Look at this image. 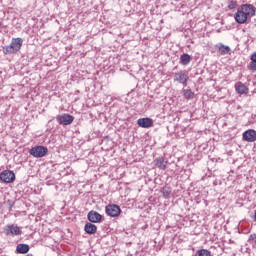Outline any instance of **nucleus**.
Listing matches in <instances>:
<instances>
[{"label": "nucleus", "instance_id": "obj_1", "mask_svg": "<svg viewBox=\"0 0 256 256\" xmlns=\"http://www.w3.org/2000/svg\"><path fill=\"white\" fill-rule=\"evenodd\" d=\"M255 13V6H253L252 4H243L234 14V19L236 23L243 25V23H247L248 19H251V17H255Z\"/></svg>", "mask_w": 256, "mask_h": 256}, {"label": "nucleus", "instance_id": "obj_2", "mask_svg": "<svg viewBox=\"0 0 256 256\" xmlns=\"http://www.w3.org/2000/svg\"><path fill=\"white\" fill-rule=\"evenodd\" d=\"M23 47V39L22 38H13L10 45L4 48V53L6 55H13V53H17Z\"/></svg>", "mask_w": 256, "mask_h": 256}, {"label": "nucleus", "instance_id": "obj_3", "mask_svg": "<svg viewBox=\"0 0 256 256\" xmlns=\"http://www.w3.org/2000/svg\"><path fill=\"white\" fill-rule=\"evenodd\" d=\"M48 152L49 149L45 146H35L30 149V155H32V157H36V159H41V157H45Z\"/></svg>", "mask_w": 256, "mask_h": 256}, {"label": "nucleus", "instance_id": "obj_4", "mask_svg": "<svg viewBox=\"0 0 256 256\" xmlns=\"http://www.w3.org/2000/svg\"><path fill=\"white\" fill-rule=\"evenodd\" d=\"M174 81H177V83L186 86L187 81H189V72L181 70L179 72L174 73Z\"/></svg>", "mask_w": 256, "mask_h": 256}, {"label": "nucleus", "instance_id": "obj_5", "mask_svg": "<svg viewBox=\"0 0 256 256\" xmlns=\"http://www.w3.org/2000/svg\"><path fill=\"white\" fill-rule=\"evenodd\" d=\"M105 212L109 217H119L121 208L117 204H109L105 207Z\"/></svg>", "mask_w": 256, "mask_h": 256}, {"label": "nucleus", "instance_id": "obj_6", "mask_svg": "<svg viewBox=\"0 0 256 256\" xmlns=\"http://www.w3.org/2000/svg\"><path fill=\"white\" fill-rule=\"evenodd\" d=\"M0 181H2V183H13V181H15V172L4 170L0 173Z\"/></svg>", "mask_w": 256, "mask_h": 256}, {"label": "nucleus", "instance_id": "obj_7", "mask_svg": "<svg viewBox=\"0 0 256 256\" xmlns=\"http://www.w3.org/2000/svg\"><path fill=\"white\" fill-rule=\"evenodd\" d=\"M243 141H247V143H255L256 141V131L254 129L246 130L242 134Z\"/></svg>", "mask_w": 256, "mask_h": 256}, {"label": "nucleus", "instance_id": "obj_8", "mask_svg": "<svg viewBox=\"0 0 256 256\" xmlns=\"http://www.w3.org/2000/svg\"><path fill=\"white\" fill-rule=\"evenodd\" d=\"M56 119L59 125H71L75 118L69 114H62L58 116Z\"/></svg>", "mask_w": 256, "mask_h": 256}, {"label": "nucleus", "instance_id": "obj_9", "mask_svg": "<svg viewBox=\"0 0 256 256\" xmlns=\"http://www.w3.org/2000/svg\"><path fill=\"white\" fill-rule=\"evenodd\" d=\"M5 235L15 236V235H21V229L19 226L15 225H7L4 229Z\"/></svg>", "mask_w": 256, "mask_h": 256}, {"label": "nucleus", "instance_id": "obj_10", "mask_svg": "<svg viewBox=\"0 0 256 256\" xmlns=\"http://www.w3.org/2000/svg\"><path fill=\"white\" fill-rule=\"evenodd\" d=\"M87 219L88 221H90V223H101V219H103V216H101L99 212L92 210L88 213Z\"/></svg>", "mask_w": 256, "mask_h": 256}, {"label": "nucleus", "instance_id": "obj_11", "mask_svg": "<svg viewBox=\"0 0 256 256\" xmlns=\"http://www.w3.org/2000/svg\"><path fill=\"white\" fill-rule=\"evenodd\" d=\"M137 125L142 127V129H149L153 125V119L151 118H139L137 120Z\"/></svg>", "mask_w": 256, "mask_h": 256}, {"label": "nucleus", "instance_id": "obj_12", "mask_svg": "<svg viewBox=\"0 0 256 256\" xmlns=\"http://www.w3.org/2000/svg\"><path fill=\"white\" fill-rule=\"evenodd\" d=\"M167 163H169V161L164 157H158L154 160V165L162 170L167 169Z\"/></svg>", "mask_w": 256, "mask_h": 256}, {"label": "nucleus", "instance_id": "obj_13", "mask_svg": "<svg viewBox=\"0 0 256 256\" xmlns=\"http://www.w3.org/2000/svg\"><path fill=\"white\" fill-rule=\"evenodd\" d=\"M84 231L88 235H95L97 233V226L91 222H87L84 226Z\"/></svg>", "mask_w": 256, "mask_h": 256}, {"label": "nucleus", "instance_id": "obj_14", "mask_svg": "<svg viewBox=\"0 0 256 256\" xmlns=\"http://www.w3.org/2000/svg\"><path fill=\"white\" fill-rule=\"evenodd\" d=\"M29 245L28 244H18L16 246V253H19L20 255H25L26 253H29Z\"/></svg>", "mask_w": 256, "mask_h": 256}, {"label": "nucleus", "instance_id": "obj_15", "mask_svg": "<svg viewBox=\"0 0 256 256\" xmlns=\"http://www.w3.org/2000/svg\"><path fill=\"white\" fill-rule=\"evenodd\" d=\"M218 51L220 55H231V47L219 44Z\"/></svg>", "mask_w": 256, "mask_h": 256}, {"label": "nucleus", "instance_id": "obj_16", "mask_svg": "<svg viewBox=\"0 0 256 256\" xmlns=\"http://www.w3.org/2000/svg\"><path fill=\"white\" fill-rule=\"evenodd\" d=\"M236 91L240 95H247V93H249V88H247L245 84L240 83L238 86H236Z\"/></svg>", "mask_w": 256, "mask_h": 256}, {"label": "nucleus", "instance_id": "obj_17", "mask_svg": "<svg viewBox=\"0 0 256 256\" xmlns=\"http://www.w3.org/2000/svg\"><path fill=\"white\" fill-rule=\"evenodd\" d=\"M191 63V56L189 54H182L180 56V65H189Z\"/></svg>", "mask_w": 256, "mask_h": 256}, {"label": "nucleus", "instance_id": "obj_18", "mask_svg": "<svg viewBox=\"0 0 256 256\" xmlns=\"http://www.w3.org/2000/svg\"><path fill=\"white\" fill-rule=\"evenodd\" d=\"M183 95L185 97V99H193V97L195 96V93H193V91H191V89H187L183 91Z\"/></svg>", "mask_w": 256, "mask_h": 256}, {"label": "nucleus", "instance_id": "obj_19", "mask_svg": "<svg viewBox=\"0 0 256 256\" xmlns=\"http://www.w3.org/2000/svg\"><path fill=\"white\" fill-rule=\"evenodd\" d=\"M247 69L249 71H252V73L256 72V62L251 60V62L249 63V65L247 66Z\"/></svg>", "mask_w": 256, "mask_h": 256}, {"label": "nucleus", "instance_id": "obj_20", "mask_svg": "<svg viewBox=\"0 0 256 256\" xmlns=\"http://www.w3.org/2000/svg\"><path fill=\"white\" fill-rule=\"evenodd\" d=\"M162 195L165 197V199H168V197L171 195V188H163Z\"/></svg>", "mask_w": 256, "mask_h": 256}, {"label": "nucleus", "instance_id": "obj_21", "mask_svg": "<svg viewBox=\"0 0 256 256\" xmlns=\"http://www.w3.org/2000/svg\"><path fill=\"white\" fill-rule=\"evenodd\" d=\"M235 7H237V1L235 0L230 1L228 4V9H235Z\"/></svg>", "mask_w": 256, "mask_h": 256}, {"label": "nucleus", "instance_id": "obj_22", "mask_svg": "<svg viewBox=\"0 0 256 256\" xmlns=\"http://www.w3.org/2000/svg\"><path fill=\"white\" fill-rule=\"evenodd\" d=\"M248 241H253L254 243H256V234H251V235L249 236Z\"/></svg>", "mask_w": 256, "mask_h": 256}, {"label": "nucleus", "instance_id": "obj_23", "mask_svg": "<svg viewBox=\"0 0 256 256\" xmlns=\"http://www.w3.org/2000/svg\"><path fill=\"white\" fill-rule=\"evenodd\" d=\"M250 60L256 62V52L251 55Z\"/></svg>", "mask_w": 256, "mask_h": 256}, {"label": "nucleus", "instance_id": "obj_24", "mask_svg": "<svg viewBox=\"0 0 256 256\" xmlns=\"http://www.w3.org/2000/svg\"><path fill=\"white\" fill-rule=\"evenodd\" d=\"M254 221H256V211H255V213H254Z\"/></svg>", "mask_w": 256, "mask_h": 256}, {"label": "nucleus", "instance_id": "obj_25", "mask_svg": "<svg viewBox=\"0 0 256 256\" xmlns=\"http://www.w3.org/2000/svg\"><path fill=\"white\" fill-rule=\"evenodd\" d=\"M0 209H1V203H0Z\"/></svg>", "mask_w": 256, "mask_h": 256}]
</instances>
